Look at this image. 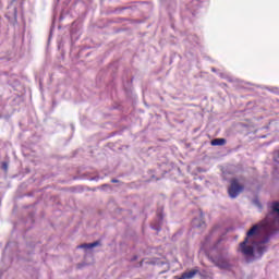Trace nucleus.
Here are the masks:
<instances>
[{"mask_svg": "<svg viewBox=\"0 0 279 279\" xmlns=\"http://www.w3.org/2000/svg\"><path fill=\"white\" fill-rule=\"evenodd\" d=\"M229 196L234 199V197H239L241 193H243V185L239 184V180L233 179L231 181V186L228 190Z\"/></svg>", "mask_w": 279, "mask_h": 279, "instance_id": "obj_1", "label": "nucleus"}, {"mask_svg": "<svg viewBox=\"0 0 279 279\" xmlns=\"http://www.w3.org/2000/svg\"><path fill=\"white\" fill-rule=\"evenodd\" d=\"M215 266L220 269H228L230 267V256L219 255L214 259Z\"/></svg>", "mask_w": 279, "mask_h": 279, "instance_id": "obj_2", "label": "nucleus"}, {"mask_svg": "<svg viewBox=\"0 0 279 279\" xmlns=\"http://www.w3.org/2000/svg\"><path fill=\"white\" fill-rule=\"evenodd\" d=\"M194 228H204L205 222H204V216L202 214H198V218H195L192 221Z\"/></svg>", "mask_w": 279, "mask_h": 279, "instance_id": "obj_3", "label": "nucleus"}, {"mask_svg": "<svg viewBox=\"0 0 279 279\" xmlns=\"http://www.w3.org/2000/svg\"><path fill=\"white\" fill-rule=\"evenodd\" d=\"M197 274H199V270H197V269L185 271L181 275V279H192V278H195V276H197Z\"/></svg>", "mask_w": 279, "mask_h": 279, "instance_id": "obj_4", "label": "nucleus"}, {"mask_svg": "<svg viewBox=\"0 0 279 279\" xmlns=\"http://www.w3.org/2000/svg\"><path fill=\"white\" fill-rule=\"evenodd\" d=\"M99 245V242H93L89 244H82L78 246L80 250H93V247H97Z\"/></svg>", "mask_w": 279, "mask_h": 279, "instance_id": "obj_5", "label": "nucleus"}, {"mask_svg": "<svg viewBox=\"0 0 279 279\" xmlns=\"http://www.w3.org/2000/svg\"><path fill=\"white\" fill-rule=\"evenodd\" d=\"M211 145H214V146L226 145V140L225 138H216L214 141H211Z\"/></svg>", "mask_w": 279, "mask_h": 279, "instance_id": "obj_6", "label": "nucleus"}, {"mask_svg": "<svg viewBox=\"0 0 279 279\" xmlns=\"http://www.w3.org/2000/svg\"><path fill=\"white\" fill-rule=\"evenodd\" d=\"M3 169L7 171L8 170V165L3 163Z\"/></svg>", "mask_w": 279, "mask_h": 279, "instance_id": "obj_7", "label": "nucleus"}, {"mask_svg": "<svg viewBox=\"0 0 279 279\" xmlns=\"http://www.w3.org/2000/svg\"><path fill=\"white\" fill-rule=\"evenodd\" d=\"M14 16H16V12H14Z\"/></svg>", "mask_w": 279, "mask_h": 279, "instance_id": "obj_8", "label": "nucleus"}, {"mask_svg": "<svg viewBox=\"0 0 279 279\" xmlns=\"http://www.w3.org/2000/svg\"><path fill=\"white\" fill-rule=\"evenodd\" d=\"M112 182H117V180H112Z\"/></svg>", "mask_w": 279, "mask_h": 279, "instance_id": "obj_9", "label": "nucleus"}]
</instances>
